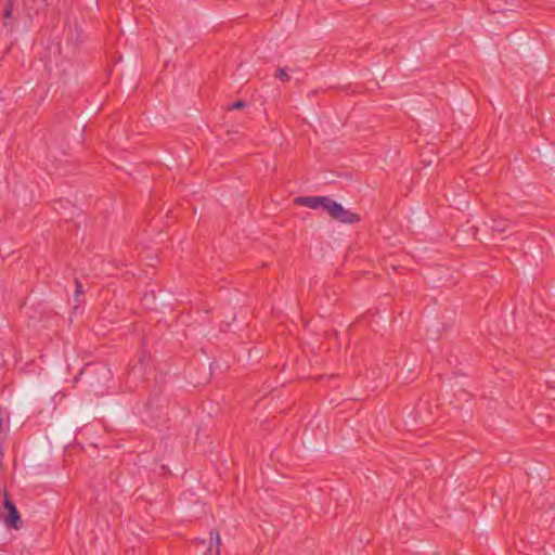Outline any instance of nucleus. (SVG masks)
<instances>
[{
    "label": "nucleus",
    "instance_id": "nucleus-11",
    "mask_svg": "<svg viewBox=\"0 0 555 555\" xmlns=\"http://www.w3.org/2000/svg\"><path fill=\"white\" fill-rule=\"evenodd\" d=\"M198 543L205 544V540H198Z\"/></svg>",
    "mask_w": 555,
    "mask_h": 555
},
{
    "label": "nucleus",
    "instance_id": "nucleus-7",
    "mask_svg": "<svg viewBox=\"0 0 555 555\" xmlns=\"http://www.w3.org/2000/svg\"><path fill=\"white\" fill-rule=\"evenodd\" d=\"M12 10H13V9H12V1H11V0H8V2H7V7H5L4 11H3V17H4V20H5V22H4V24H5V25H8V23H9L8 21H9V20L11 18V16H12Z\"/></svg>",
    "mask_w": 555,
    "mask_h": 555
},
{
    "label": "nucleus",
    "instance_id": "nucleus-9",
    "mask_svg": "<svg viewBox=\"0 0 555 555\" xmlns=\"http://www.w3.org/2000/svg\"><path fill=\"white\" fill-rule=\"evenodd\" d=\"M246 106V103L244 101H236L232 104V109H241Z\"/></svg>",
    "mask_w": 555,
    "mask_h": 555
},
{
    "label": "nucleus",
    "instance_id": "nucleus-5",
    "mask_svg": "<svg viewBox=\"0 0 555 555\" xmlns=\"http://www.w3.org/2000/svg\"><path fill=\"white\" fill-rule=\"evenodd\" d=\"M507 222L505 220H493L492 221V230L499 233H503L507 230Z\"/></svg>",
    "mask_w": 555,
    "mask_h": 555
},
{
    "label": "nucleus",
    "instance_id": "nucleus-6",
    "mask_svg": "<svg viewBox=\"0 0 555 555\" xmlns=\"http://www.w3.org/2000/svg\"><path fill=\"white\" fill-rule=\"evenodd\" d=\"M336 203L337 202L333 201L332 198L324 196L321 208L331 216L333 212V205H336Z\"/></svg>",
    "mask_w": 555,
    "mask_h": 555
},
{
    "label": "nucleus",
    "instance_id": "nucleus-3",
    "mask_svg": "<svg viewBox=\"0 0 555 555\" xmlns=\"http://www.w3.org/2000/svg\"><path fill=\"white\" fill-rule=\"evenodd\" d=\"M323 201L324 196H301L296 198V202L298 204L309 207L311 209L321 208Z\"/></svg>",
    "mask_w": 555,
    "mask_h": 555
},
{
    "label": "nucleus",
    "instance_id": "nucleus-8",
    "mask_svg": "<svg viewBox=\"0 0 555 555\" xmlns=\"http://www.w3.org/2000/svg\"><path fill=\"white\" fill-rule=\"evenodd\" d=\"M275 77L282 81H288L289 75L286 73L284 68H278L275 73Z\"/></svg>",
    "mask_w": 555,
    "mask_h": 555
},
{
    "label": "nucleus",
    "instance_id": "nucleus-2",
    "mask_svg": "<svg viewBox=\"0 0 555 555\" xmlns=\"http://www.w3.org/2000/svg\"><path fill=\"white\" fill-rule=\"evenodd\" d=\"M331 217L341 223H356L360 220L359 215L353 214L347 209L344 208V206L339 203H336V205H333V212Z\"/></svg>",
    "mask_w": 555,
    "mask_h": 555
},
{
    "label": "nucleus",
    "instance_id": "nucleus-10",
    "mask_svg": "<svg viewBox=\"0 0 555 555\" xmlns=\"http://www.w3.org/2000/svg\"><path fill=\"white\" fill-rule=\"evenodd\" d=\"M75 284H76V296H78L83 293L82 285L78 279L75 280Z\"/></svg>",
    "mask_w": 555,
    "mask_h": 555
},
{
    "label": "nucleus",
    "instance_id": "nucleus-4",
    "mask_svg": "<svg viewBox=\"0 0 555 555\" xmlns=\"http://www.w3.org/2000/svg\"><path fill=\"white\" fill-rule=\"evenodd\" d=\"M209 539V545L206 551V555H220V534L217 530H211Z\"/></svg>",
    "mask_w": 555,
    "mask_h": 555
},
{
    "label": "nucleus",
    "instance_id": "nucleus-1",
    "mask_svg": "<svg viewBox=\"0 0 555 555\" xmlns=\"http://www.w3.org/2000/svg\"><path fill=\"white\" fill-rule=\"evenodd\" d=\"M3 506L8 511V516L4 518V524L8 527L20 529L22 527L20 513L7 492L4 493Z\"/></svg>",
    "mask_w": 555,
    "mask_h": 555
}]
</instances>
